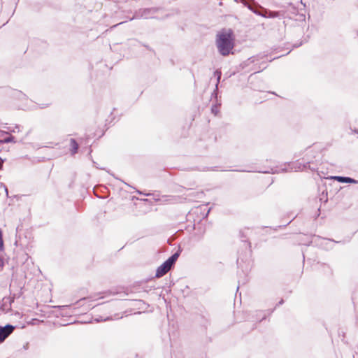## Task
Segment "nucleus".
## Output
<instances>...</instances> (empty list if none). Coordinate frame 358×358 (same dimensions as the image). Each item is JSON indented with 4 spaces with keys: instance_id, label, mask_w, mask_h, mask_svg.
Returning a JSON list of instances; mask_svg holds the SVG:
<instances>
[{
    "instance_id": "nucleus-33",
    "label": "nucleus",
    "mask_w": 358,
    "mask_h": 358,
    "mask_svg": "<svg viewBox=\"0 0 358 358\" xmlns=\"http://www.w3.org/2000/svg\"><path fill=\"white\" fill-rule=\"evenodd\" d=\"M355 6L358 8V0L355 1Z\"/></svg>"
},
{
    "instance_id": "nucleus-40",
    "label": "nucleus",
    "mask_w": 358,
    "mask_h": 358,
    "mask_svg": "<svg viewBox=\"0 0 358 358\" xmlns=\"http://www.w3.org/2000/svg\"><path fill=\"white\" fill-rule=\"evenodd\" d=\"M274 309H275V308H273V310H271L270 312H271V313H273V310H274Z\"/></svg>"
},
{
    "instance_id": "nucleus-37",
    "label": "nucleus",
    "mask_w": 358,
    "mask_h": 358,
    "mask_svg": "<svg viewBox=\"0 0 358 358\" xmlns=\"http://www.w3.org/2000/svg\"><path fill=\"white\" fill-rule=\"evenodd\" d=\"M325 196H327V193H326ZM327 201H328V199H327V197H326L324 202H327Z\"/></svg>"
},
{
    "instance_id": "nucleus-3",
    "label": "nucleus",
    "mask_w": 358,
    "mask_h": 358,
    "mask_svg": "<svg viewBox=\"0 0 358 358\" xmlns=\"http://www.w3.org/2000/svg\"><path fill=\"white\" fill-rule=\"evenodd\" d=\"M161 10L162 8L159 7L140 8L134 12L133 17H130L129 20L134 19H159L157 14ZM169 16V14H166L164 17H160V19L167 18Z\"/></svg>"
},
{
    "instance_id": "nucleus-17",
    "label": "nucleus",
    "mask_w": 358,
    "mask_h": 358,
    "mask_svg": "<svg viewBox=\"0 0 358 358\" xmlns=\"http://www.w3.org/2000/svg\"><path fill=\"white\" fill-rule=\"evenodd\" d=\"M168 199L166 201H169L170 203H176L179 199L178 196H166Z\"/></svg>"
},
{
    "instance_id": "nucleus-15",
    "label": "nucleus",
    "mask_w": 358,
    "mask_h": 358,
    "mask_svg": "<svg viewBox=\"0 0 358 358\" xmlns=\"http://www.w3.org/2000/svg\"><path fill=\"white\" fill-rule=\"evenodd\" d=\"M287 171V168H283V169H281L280 170L278 169H271V171H264V173H271L273 174L274 173H279L280 172H286Z\"/></svg>"
},
{
    "instance_id": "nucleus-27",
    "label": "nucleus",
    "mask_w": 358,
    "mask_h": 358,
    "mask_svg": "<svg viewBox=\"0 0 358 358\" xmlns=\"http://www.w3.org/2000/svg\"><path fill=\"white\" fill-rule=\"evenodd\" d=\"M262 314V310H257L256 311V315L257 316H260V315Z\"/></svg>"
},
{
    "instance_id": "nucleus-21",
    "label": "nucleus",
    "mask_w": 358,
    "mask_h": 358,
    "mask_svg": "<svg viewBox=\"0 0 358 358\" xmlns=\"http://www.w3.org/2000/svg\"><path fill=\"white\" fill-rule=\"evenodd\" d=\"M214 74L215 76H217V83L216 84H219L220 83V78H221V76H222V73L219 70H216L215 72H214Z\"/></svg>"
},
{
    "instance_id": "nucleus-19",
    "label": "nucleus",
    "mask_w": 358,
    "mask_h": 358,
    "mask_svg": "<svg viewBox=\"0 0 358 358\" xmlns=\"http://www.w3.org/2000/svg\"><path fill=\"white\" fill-rule=\"evenodd\" d=\"M240 237L242 241L248 243V245L250 247V243L248 241V239H245L246 235L242 231H240Z\"/></svg>"
},
{
    "instance_id": "nucleus-2",
    "label": "nucleus",
    "mask_w": 358,
    "mask_h": 358,
    "mask_svg": "<svg viewBox=\"0 0 358 358\" xmlns=\"http://www.w3.org/2000/svg\"><path fill=\"white\" fill-rule=\"evenodd\" d=\"M244 5L253 13L264 18H275L279 16L278 11H272L264 8L258 3L252 1V2H245Z\"/></svg>"
},
{
    "instance_id": "nucleus-12",
    "label": "nucleus",
    "mask_w": 358,
    "mask_h": 358,
    "mask_svg": "<svg viewBox=\"0 0 358 358\" xmlns=\"http://www.w3.org/2000/svg\"><path fill=\"white\" fill-rule=\"evenodd\" d=\"M13 96L20 100H24L27 99V96L24 93L18 90H15L14 92Z\"/></svg>"
},
{
    "instance_id": "nucleus-7",
    "label": "nucleus",
    "mask_w": 358,
    "mask_h": 358,
    "mask_svg": "<svg viewBox=\"0 0 358 358\" xmlns=\"http://www.w3.org/2000/svg\"><path fill=\"white\" fill-rule=\"evenodd\" d=\"M15 327L7 324L5 326L0 325V343H3L14 331Z\"/></svg>"
},
{
    "instance_id": "nucleus-38",
    "label": "nucleus",
    "mask_w": 358,
    "mask_h": 358,
    "mask_svg": "<svg viewBox=\"0 0 358 358\" xmlns=\"http://www.w3.org/2000/svg\"><path fill=\"white\" fill-rule=\"evenodd\" d=\"M301 45V43H300L299 45H295L294 47L297 48V47H299Z\"/></svg>"
},
{
    "instance_id": "nucleus-25",
    "label": "nucleus",
    "mask_w": 358,
    "mask_h": 358,
    "mask_svg": "<svg viewBox=\"0 0 358 358\" xmlns=\"http://www.w3.org/2000/svg\"><path fill=\"white\" fill-rule=\"evenodd\" d=\"M142 45L144 46L149 51L154 52L153 49L151 47H150L148 45L142 44Z\"/></svg>"
},
{
    "instance_id": "nucleus-9",
    "label": "nucleus",
    "mask_w": 358,
    "mask_h": 358,
    "mask_svg": "<svg viewBox=\"0 0 358 358\" xmlns=\"http://www.w3.org/2000/svg\"><path fill=\"white\" fill-rule=\"evenodd\" d=\"M254 64V67L252 69V70L255 71V73H259L267 68V62L266 61L264 60L262 61L260 63L255 62Z\"/></svg>"
},
{
    "instance_id": "nucleus-4",
    "label": "nucleus",
    "mask_w": 358,
    "mask_h": 358,
    "mask_svg": "<svg viewBox=\"0 0 358 358\" xmlns=\"http://www.w3.org/2000/svg\"><path fill=\"white\" fill-rule=\"evenodd\" d=\"M180 253L181 250L179 249L158 266L156 270L155 278H161L166 274L174 266Z\"/></svg>"
},
{
    "instance_id": "nucleus-11",
    "label": "nucleus",
    "mask_w": 358,
    "mask_h": 358,
    "mask_svg": "<svg viewBox=\"0 0 358 358\" xmlns=\"http://www.w3.org/2000/svg\"><path fill=\"white\" fill-rule=\"evenodd\" d=\"M9 143H16L15 138L10 134H8V136L3 139H0V143L1 144Z\"/></svg>"
},
{
    "instance_id": "nucleus-36",
    "label": "nucleus",
    "mask_w": 358,
    "mask_h": 358,
    "mask_svg": "<svg viewBox=\"0 0 358 358\" xmlns=\"http://www.w3.org/2000/svg\"><path fill=\"white\" fill-rule=\"evenodd\" d=\"M2 163H3V160L1 159V158L0 157V166H2Z\"/></svg>"
},
{
    "instance_id": "nucleus-16",
    "label": "nucleus",
    "mask_w": 358,
    "mask_h": 358,
    "mask_svg": "<svg viewBox=\"0 0 358 358\" xmlns=\"http://www.w3.org/2000/svg\"><path fill=\"white\" fill-rule=\"evenodd\" d=\"M218 85L219 84H216L215 85V90H213L212 94H211V97L212 98H215L216 99V102H218V99H217V95H218Z\"/></svg>"
},
{
    "instance_id": "nucleus-10",
    "label": "nucleus",
    "mask_w": 358,
    "mask_h": 358,
    "mask_svg": "<svg viewBox=\"0 0 358 358\" xmlns=\"http://www.w3.org/2000/svg\"><path fill=\"white\" fill-rule=\"evenodd\" d=\"M70 145L71 147V155H73L78 152V150L79 148V145H78V142L76 141V140L74 138H71Z\"/></svg>"
},
{
    "instance_id": "nucleus-23",
    "label": "nucleus",
    "mask_w": 358,
    "mask_h": 358,
    "mask_svg": "<svg viewBox=\"0 0 358 358\" xmlns=\"http://www.w3.org/2000/svg\"><path fill=\"white\" fill-rule=\"evenodd\" d=\"M4 266V260L3 259L0 257V269H2Z\"/></svg>"
},
{
    "instance_id": "nucleus-1",
    "label": "nucleus",
    "mask_w": 358,
    "mask_h": 358,
    "mask_svg": "<svg viewBox=\"0 0 358 358\" xmlns=\"http://www.w3.org/2000/svg\"><path fill=\"white\" fill-rule=\"evenodd\" d=\"M234 36L233 31L229 29L227 31H221L216 36V45L220 54L224 57L232 53L234 47Z\"/></svg>"
},
{
    "instance_id": "nucleus-34",
    "label": "nucleus",
    "mask_w": 358,
    "mask_h": 358,
    "mask_svg": "<svg viewBox=\"0 0 358 358\" xmlns=\"http://www.w3.org/2000/svg\"><path fill=\"white\" fill-rule=\"evenodd\" d=\"M208 170H210V169L208 168V167L204 168V169H202V171H208Z\"/></svg>"
},
{
    "instance_id": "nucleus-14",
    "label": "nucleus",
    "mask_w": 358,
    "mask_h": 358,
    "mask_svg": "<svg viewBox=\"0 0 358 358\" xmlns=\"http://www.w3.org/2000/svg\"><path fill=\"white\" fill-rule=\"evenodd\" d=\"M20 125L16 124L14 127H8V130L9 132L16 133L20 131Z\"/></svg>"
},
{
    "instance_id": "nucleus-32",
    "label": "nucleus",
    "mask_w": 358,
    "mask_h": 358,
    "mask_svg": "<svg viewBox=\"0 0 358 358\" xmlns=\"http://www.w3.org/2000/svg\"><path fill=\"white\" fill-rule=\"evenodd\" d=\"M28 345H29L28 343H26V344L23 346V348H24V350H27V349L28 348Z\"/></svg>"
},
{
    "instance_id": "nucleus-30",
    "label": "nucleus",
    "mask_w": 358,
    "mask_h": 358,
    "mask_svg": "<svg viewBox=\"0 0 358 358\" xmlns=\"http://www.w3.org/2000/svg\"><path fill=\"white\" fill-rule=\"evenodd\" d=\"M265 319H266V315H264L262 317V318L259 320V322H262V320H265Z\"/></svg>"
},
{
    "instance_id": "nucleus-18",
    "label": "nucleus",
    "mask_w": 358,
    "mask_h": 358,
    "mask_svg": "<svg viewBox=\"0 0 358 358\" xmlns=\"http://www.w3.org/2000/svg\"><path fill=\"white\" fill-rule=\"evenodd\" d=\"M307 169H310L313 172L317 171L318 169L317 165H315L313 162L312 164H309L307 165Z\"/></svg>"
},
{
    "instance_id": "nucleus-39",
    "label": "nucleus",
    "mask_w": 358,
    "mask_h": 358,
    "mask_svg": "<svg viewBox=\"0 0 358 358\" xmlns=\"http://www.w3.org/2000/svg\"><path fill=\"white\" fill-rule=\"evenodd\" d=\"M137 192H138V194H143V193H142L141 191H139V190H137Z\"/></svg>"
},
{
    "instance_id": "nucleus-22",
    "label": "nucleus",
    "mask_w": 358,
    "mask_h": 358,
    "mask_svg": "<svg viewBox=\"0 0 358 358\" xmlns=\"http://www.w3.org/2000/svg\"><path fill=\"white\" fill-rule=\"evenodd\" d=\"M0 187H2L4 189V191L6 192V196H8V188H7L6 185L4 183L1 182L0 183Z\"/></svg>"
},
{
    "instance_id": "nucleus-28",
    "label": "nucleus",
    "mask_w": 358,
    "mask_h": 358,
    "mask_svg": "<svg viewBox=\"0 0 358 358\" xmlns=\"http://www.w3.org/2000/svg\"><path fill=\"white\" fill-rule=\"evenodd\" d=\"M127 22V21H124V22H120V23H117V24H115L114 26L111 27V28L116 27H117V26H118L119 24H122V23H124V22Z\"/></svg>"
},
{
    "instance_id": "nucleus-6",
    "label": "nucleus",
    "mask_w": 358,
    "mask_h": 358,
    "mask_svg": "<svg viewBox=\"0 0 358 358\" xmlns=\"http://www.w3.org/2000/svg\"><path fill=\"white\" fill-rule=\"evenodd\" d=\"M268 54H267L266 52H259V54L248 58L246 61L243 62L241 65L243 66V68H245L246 66H249L250 64H255V62H259V61H264L265 59H266L268 62H271L277 58L273 57L268 59Z\"/></svg>"
},
{
    "instance_id": "nucleus-35",
    "label": "nucleus",
    "mask_w": 358,
    "mask_h": 358,
    "mask_svg": "<svg viewBox=\"0 0 358 358\" xmlns=\"http://www.w3.org/2000/svg\"><path fill=\"white\" fill-rule=\"evenodd\" d=\"M6 125H7V124H6H6H4L3 125V127H4V128H6V129H8V127H7Z\"/></svg>"
},
{
    "instance_id": "nucleus-24",
    "label": "nucleus",
    "mask_w": 358,
    "mask_h": 358,
    "mask_svg": "<svg viewBox=\"0 0 358 358\" xmlns=\"http://www.w3.org/2000/svg\"><path fill=\"white\" fill-rule=\"evenodd\" d=\"M9 131H6L0 129V137L4 136V135H8Z\"/></svg>"
},
{
    "instance_id": "nucleus-26",
    "label": "nucleus",
    "mask_w": 358,
    "mask_h": 358,
    "mask_svg": "<svg viewBox=\"0 0 358 358\" xmlns=\"http://www.w3.org/2000/svg\"><path fill=\"white\" fill-rule=\"evenodd\" d=\"M92 162H93V164H94V166H95L96 169H101V170H103V169H104L103 168L99 167V166H98V164H96V162H95L94 160H92Z\"/></svg>"
},
{
    "instance_id": "nucleus-5",
    "label": "nucleus",
    "mask_w": 358,
    "mask_h": 358,
    "mask_svg": "<svg viewBox=\"0 0 358 358\" xmlns=\"http://www.w3.org/2000/svg\"><path fill=\"white\" fill-rule=\"evenodd\" d=\"M312 157L315 158V156L312 155L311 157H309L308 154L307 153L306 155V157L304 158H303V162H299L298 161H296L294 163L289 164V166H290V169L292 170L294 169L295 171H302L306 170L307 165L313 163Z\"/></svg>"
},
{
    "instance_id": "nucleus-8",
    "label": "nucleus",
    "mask_w": 358,
    "mask_h": 358,
    "mask_svg": "<svg viewBox=\"0 0 358 358\" xmlns=\"http://www.w3.org/2000/svg\"><path fill=\"white\" fill-rule=\"evenodd\" d=\"M332 178L339 182L341 183H352V184H357L358 183V181L352 178L348 177V176H333Z\"/></svg>"
},
{
    "instance_id": "nucleus-31",
    "label": "nucleus",
    "mask_w": 358,
    "mask_h": 358,
    "mask_svg": "<svg viewBox=\"0 0 358 358\" xmlns=\"http://www.w3.org/2000/svg\"><path fill=\"white\" fill-rule=\"evenodd\" d=\"M323 266H327V267H328V268L330 270V274H332V271H331V269L329 268V266L326 265L325 264H323Z\"/></svg>"
},
{
    "instance_id": "nucleus-29",
    "label": "nucleus",
    "mask_w": 358,
    "mask_h": 358,
    "mask_svg": "<svg viewBox=\"0 0 358 358\" xmlns=\"http://www.w3.org/2000/svg\"><path fill=\"white\" fill-rule=\"evenodd\" d=\"M284 303V300L283 299H281L278 303H277V306H280V305H282Z\"/></svg>"
},
{
    "instance_id": "nucleus-20",
    "label": "nucleus",
    "mask_w": 358,
    "mask_h": 358,
    "mask_svg": "<svg viewBox=\"0 0 358 358\" xmlns=\"http://www.w3.org/2000/svg\"><path fill=\"white\" fill-rule=\"evenodd\" d=\"M4 250V243L3 241V233L0 229V251H3Z\"/></svg>"
},
{
    "instance_id": "nucleus-13",
    "label": "nucleus",
    "mask_w": 358,
    "mask_h": 358,
    "mask_svg": "<svg viewBox=\"0 0 358 358\" xmlns=\"http://www.w3.org/2000/svg\"><path fill=\"white\" fill-rule=\"evenodd\" d=\"M221 106V103L216 102L215 104H213L211 106V113L215 115H217L219 113V107Z\"/></svg>"
}]
</instances>
